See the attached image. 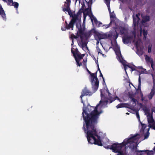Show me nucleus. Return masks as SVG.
<instances>
[{"label":"nucleus","instance_id":"obj_20","mask_svg":"<svg viewBox=\"0 0 155 155\" xmlns=\"http://www.w3.org/2000/svg\"><path fill=\"white\" fill-rule=\"evenodd\" d=\"M147 117V120L148 123L152 124L154 122V120L153 119V114H151Z\"/></svg>","mask_w":155,"mask_h":155},{"label":"nucleus","instance_id":"obj_35","mask_svg":"<svg viewBox=\"0 0 155 155\" xmlns=\"http://www.w3.org/2000/svg\"><path fill=\"white\" fill-rule=\"evenodd\" d=\"M66 11L68 12V13L69 15H70V16L71 17L73 15L70 9L69 10H67V11Z\"/></svg>","mask_w":155,"mask_h":155},{"label":"nucleus","instance_id":"obj_17","mask_svg":"<svg viewBox=\"0 0 155 155\" xmlns=\"http://www.w3.org/2000/svg\"><path fill=\"white\" fill-rule=\"evenodd\" d=\"M133 25L134 27H136L138 25L140 20H138L137 18H135L134 15L133 16Z\"/></svg>","mask_w":155,"mask_h":155},{"label":"nucleus","instance_id":"obj_21","mask_svg":"<svg viewBox=\"0 0 155 155\" xmlns=\"http://www.w3.org/2000/svg\"><path fill=\"white\" fill-rule=\"evenodd\" d=\"M143 110L144 111L146 115H147V116L152 114V113H150L149 109L146 106H145L143 107Z\"/></svg>","mask_w":155,"mask_h":155},{"label":"nucleus","instance_id":"obj_42","mask_svg":"<svg viewBox=\"0 0 155 155\" xmlns=\"http://www.w3.org/2000/svg\"><path fill=\"white\" fill-rule=\"evenodd\" d=\"M104 2L107 5H110V0H104Z\"/></svg>","mask_w":155,"mask_h":155},{"label":"nucleus","instance_id":"obj_28","mask_svg":"<svg viewBox=\"0 0 155 155\" xmlns=\"http://www.w3.org/2000/svg\"><path fill=\"white\" fill-rule=\"evenodd\" d=\"M126 31V29L124 27H121L120 28V31L122 34H124Z\"/></svg>","mask_w":155,"mask_h":155},{"label":"nucleus","instance_id":"obj_29","mask_svg":"<svg viewBox=\"0 0 155 155\" xmlns=\"http://www.w3.org/2000/svg\"><path fill=\"white\" fill-rule=\"evenodd\" d=\"M123 65L124 67V69L126 73H127L126 70L127 69V67H128L130 68H131L132 66L129 64H125L123 63Z\"/></svg>","mask_w":155,"mask_h":155},{"label":"nucleus","instance_id":"obj_60","mask_svg":"<svg viewBox=\"0 0 155 155\" xmlns=\"http://www.w3.org/2000/svg\"><path fill=\"white\" fill-rule=\"evenodd\" d=\"M126 114H127V115H128V114H129V113H127H127H126Z\"/></svg>","mask_w":155,"mask_h":155},{"label":"nucleus","instance_id":"obj_52","mask_svg":"<svg viewBox=\"0 0 155 155\" xmlns=\"http://www.w3.org/2000/svg\"><path fill=\"white\" fill-rule=\"evenodd\" d=\"M110 18H111H111H115V16L113 15H110Z\"/></svg>","mask_w":155,"mask_h":155},{"label":"nucleus","instance_id":"obj_31","mask_svg":"<svg viewBox=\"0 0 155 155\" xmlns=\"http://www.w3.org/2000/svg\"><path fill=\"white\" fill-rule=\"evenodd\" d=\"M140 123H141V126H142V128L141 129V131H144L145 129L146 128V127H147V125L145 124H143L141 122H140Z\"/></svg>","mask_w":155,"mask_h":155},{"label":"nucleus","instance_id":"obj_16","mask_svg":"<svg viewBox=\"0 0 155 155\" xmlns=\"http://www.w3.org/2000/svg\"><path fill=\"white\" fill-rule=\"evenodd\" d=\"M92 17L93 18V19H91L92 22H93V20L94 23H95V25H98V26L99 27L101 26H102V23L100 22V21H98L96 18L93 15H92Z\"/></svg>","mask_w":155,"mask_h":155},{"label":"nucleus","instance_id":"obj_64","mask_svg":"<svg viewBox=\"0 0 155 155\" xmlns=\"http://www.w3.org/2000/svg\"><path fill=\"white\" fill-rule=\"evenodd\" d=\"M76 51H77L78 52V49H76Z\"/></svg>","mask_w":155,"mask_h":155},{"label":"nucleus","instance_id":"obj_25","mask_svg":"<svg viewBox=\"0 0 155 155\" xmlns=\"http://www.w3.org/2000/svg\"><path fill=\"white\" fill-rule=\"evenodd\" d=\"M118 36V34L117 32L115 31V33L113 35V39L114 40V42L115 44H117V42L116 41L117 38Z\"/></svg>","mask_w":155,"mask_h":155},{"label":"nucleus","instance_id":"obj_26","mask_svg":"<svg viewBox=\"0 0 155 155\" xmlns=\"http://www.w3.org/2000/svg\"><path fill=\"white\" fill-rule=\"evenodd\" d=\"M84 12H87V14H90V13H91V6L89 5H88V8H87L85 9H84Z\"/></svg>","mask_w":155,"mask_h":155},{"label":"nucleus","instance_id":"obj_18","mask_svg":"<svg viewBox=\"0 0 155 155\" xmlns=\"http://www.w3.org/2000/svg\"><path fill=\"white\" fill-rule=\"evenodd\" d=\"M137 153L138 155H142L143 153V152H146L147 155H150L149 152L150 151L148 150H137Z\"/></svg>","mask_w":155,"mask_h":155},{"label":"nucleus","instance_id":"obj_6","mask_svg":"<svg viewBox=\"0 0 155 155\" xmlns=\"http://www.w3.org/2000/svg\"><path fill=\"white\" fill-rule=\"evenodd\" d=\"M153 78V85L151 90V91L148 95V98L150 100L152 99L153 96L155 94V79L153 74H151Z\"/></svg>","mask_w":155,"mask_h":155},{"label":"nucleus","instance_id":"obj_13","mask_svg":"<svg viewBox=\"0 0 155 155\" xmlns=\"http://www.w3.org/2000/svg\"><path fill=\"white\" fill-rule=\"evenodd\" d=\"M71 52L74 54L75 61H76V60H78L79 61H81V60L83 58V57L85 55V54H81L80 53H76V56H75L74 55V51L73 50H71Z\"/></svg>","mask_w":155,"mask_h":155},{"label":"nucleus","instance_id":"obj_38","mask_svg":"<svg viewBox=\"0 0 155 155\" xmlns=\"http://www.w3.org/2000/svg\"><path fill=\"white\" fill-rule=\"evenodd\" d=\"M80 61L76 60V64L77 66H80L82 65V63H80Z\"/></svg>","mask_w":155,"mask_h":155},{"label":"nucleus","instance_id":"obj_10","mask_svg":"<svg viewBox=\"0 0 155 155\" xmlns=\"http://www.w3.org/2000/svg\"><path fill=\"white\" fill-rule=\"evenodd\" d=\"M4 2H7V0H3ZM8 2H7V4L8 5L10 6H13L14 8L17 9L19 6V4L18 3L14 2H13L12 0H7Z\"/></svg>","mask_w":155,"mask_h":155},{"label":"nucleus","instance_id":"obj_54","mask_svg":"<svg viewBox=\"0 0 155 155\" xmlns=\"http://www.w3.org/2000/svg\"><path fill=\"white\" fill-rule=\"evenodd\" d=\"M114 98H115V100L116 99H118V100H120V98L118 97H117V96H116L115 97H114Z\"/></svg>","mask_w":155,"mask_h":155},{"label":"nucleus","instance_id":"obj_51","mask_svg":"<svg viewBox=\"0 0 155 155\" xmlns=\"http://www.w3.org/2000/svg\"><path fill=\"white\" fill-rule=\"evenodd\" d=\"M100 73V76L101 77H102L103 78V80L104 81V82L105 83V81L104 80V79L103 76V74H102L101 72Z\"/></svg>","mask_w":155,"mask_h":155},{"label":"nucleus","instance_id":"obj_45","mask_svg":"<svg viewBox=\"0 0 155 155\" xmlns=\"http://www.w3.org/2000/svg\"><path fill=\"white\" fill-rule=\"evenodd\" d=\"M136 116H137V118L140 121V115L139 114L138 112H136Z\"/></svg>","mask_w":155,"mask_h":155},{"label":"nucleus","instance_id":"obj_59","mask_svg":"<svg viewBox=\"0 0 155 155\" xmlns=\"http://www.w3.org/2000/svg\"><path fill=\"white\" fill-rule=\"evenodd\" d=\"M80 13H81V12H80V11H79V12H78V13H77V14H79V15H80Z\"/></svg>","mask_w":155,"mask_h":155},{"label":"nucleus","instance_id":"obj_62","mask_svg":"<svg viewBox=\"0 0 155 155\" xmlns=\"http://www.w3.org/2000/svg\"><path fill=\"white\" fill-rule=\"evenodd\" d=\"M90 107L91 108L92 107V108H94V107Z\"/></svg>","mask_w":155,"mask_h":155},{"label":"nucleus","instance_id":"obj_1","mask_svg":"<svg viewBox=\"0 0 155 155\" xmlns=\"http://www.w3.org/2000/svg\"><path fill=\"white\" fill-rule=\"evenodd\" d=\"M97 104L93 110L88 114L86 110L83 109L82 116L86 124L85 128L84 124L83 129L86 133L87 138L88 142L102 146L103 144L101 140V137L97 134L96 125L98 122V119L102 111H98Z\"/></svg>","mask_w":155,"mask_h":155},{"label":"nucleus","instance_id":"obj_7","mask_svg":"<svg viewBox=\"0 0 155 155\" xmlns=\"http://www.w3.org/2000/svg\"><path fill=\"white\" fill-rule=\"evenodd\" d=\"M95 35L99 40L107 38L110 37L109 34L107 35L106 34L100 33L99 32L96 33Z\"/></svg>","mask_w":155,"mask_h":155},{"label":"nucleus","instance_id":"obj_23","mask_svg":"<svg viewBox=\"0 0 155 155\" xmlns=\"http://www.w3.org/2000/svg\"><path fill=\"white\" fill-rule=\"evenodd\" d=\"M116 53L117 55L118 56V58L119 59V60H120V62H122L121 60H123V58L121 56V54L120 50H117L116 51Z\"/></svg>","mask_w":155,"mask_h":155},{"label":"nucleus","instance_id":"obj_61","mask_svg":"<svg viewBox=\"0 0 155 155\" xmlns=\"http://www.w3.org/2000/svg\"><path fill=\"white\" fill-rule=\"evenodd\" d=\"M105 84V83H104V81H103V84Z\"/></svg>","mask_w":155,"mask_h":155},{"label":"nucleus","instance_id":"obj_4","mask_svg":"<svg viewBox=\"0 0 155 155\" xmlns=\"http://www.w3.org/2000/svg\"><path fill=\"white\" fill-rule=\"evenodd\" d=\"M84 29L80 27L78 28V33L80 35V37L81 39V41H78V44L79 46H80L83 50L84 48L86 47L87 49H88V48L87 46V42L86 41H84L83 35L84 33Z\"/></svg>","mask_w":155,"mask_h":155},{"label":"nucleus","instance_id":"obj_41","mask_svg":"<svg viewBox=\"0 0 155 155\" xmlns=\"http://www.w3.org/2000/svg\"><path fill=\"white\" fill-rule=\"evenodd\" d=\"M123 104H124L123 106H124V107L128 108L130 109V108L129 107L130 105L129 104L127 103H123Z\"/></svg>","mask_w":155,"mask_h":155},{"label":"nucleus","instance_id":"obj_12","mask_svg":"<svg viewBox=\"0 0 155 155\" xmlns=\"http://www.w3.org/2000/svg\"><path fill=\"white\" fill-rule=\"evenodd\" d=\"M71 5V0H66V2H65L64 6L65 8H62L63 11L65 12L68 10L70 9Z\"/></svg>","mask_w":155,"mask_h":155},{"label":"nucleus","instance_id":"obj_8","mask_svg":"<svg viewBox=\"0 0 155 155\" xmlns=\"http://www.w3.org/2000/svg\"><path fill=\"white\" fill-rule=\"evenodd\" d=\"M92 94V93L89 90L87 89L86 88L84 89L81 92V94L80 96V97L81 100V102L84 104L83 102L82 97L84 96H91Z\"/></svg>","mask_w":155,"mask_h":155},{"label":"nucleus","instance_id":"obj_36","mask_svg":"<svg viewBox=\"0 0 155 155\" xmlns=\"http://www.w3.org/2000/svg\"><path fill=\"white\" fill-rule=\"evenodd\" d=\"M123 105H124V104H123V103H120V104H118L116 106V107L117 108H119L121 107H124V106Z\"/></svg>","mask_w":155,"mask_h":155},{"label":"nucleus","instance_id":"obj_5","mask_svg":"<svg viewBox=\"0 0 155 155\" xmlns=\"http://www.w3.org/2000/svg\"><path fill=\"white\" fill-rule=\"evenodd\" d=\"M100 91L101 99L100 102V104L103 103L107 104L108 103L110 104L115 100V98H114V97H112V95L110 93H109L108 94V97H106L102 93L101 90Z\"/></svg>","mask_w":155,"mask_h":155},{"label":"nucleus","instance_id":"obj_47","mask_svg":"<svg viewBox=\"0 0 155 155\" xmlns=\"http://www.w3.org/2000/svg\"><path fill=\"white\" fill-rule=\"evenodd\" d=\"M130 69H131V71H136V70L135 69V68L134 67H133L132 66L131 68H130Z\"/></svg>","mask_w":155,"mask_h":155},{"label":"nucleus","instance_id":"obj_44","mask_svg":"<svg viewBox=\"0 0 155 155\" xmlns=\"http://www.w3.org/2000/svg\"><path fill=\"white\" fill-rule=\"evenodd\" d=\"M140 15V14L139 13H138L136 14L135 16V18H137V19H138V20H140V19L139 17V16Z\"/></svg>","mask_w":155,"mask_h":155},{"label":"nucleus","instance_id":"obj_49","mask_svg":"<svg viewBox=\"0 0 155 155\" xmlns=\"http://www.w3.org/2000/svg\"><path fill=\"white\" fill-rule=\"evenodd\" d=\"M119 153V154L120 155H124L123 153V151H121L120 150L119 151V152H118Z\"/></svg>","mask_w":155,"mask_h":155},{"label":"nucleus","instance_id":"obj_40","mask_svg":"<svg viewBox=\"0 0 155 155\" xmlns=\"http://www.w3.org/2000/svg\"><path fill=\"white\" fill-rule=\"evenodd\" d=\"M148 52L150 53L151 52L152 45H149L148 47Z\"/></svg>","mask_w":155,"mask_h":155},{"label":"nucleus","instance_id":"obj_50","mask_svg":"<svg viewBox=\"0 0 155 155\" xmlns=\"http://www.w3.org/2000/svg\"><path fill=\"white\" fill-rule=\"evenodd\" d=\"M107 8H108V10L109 11V12L110 13V5H107Z\"/></svg>","mask_w":155,"mask_h":155},{"label":"nucleus","instance_id":"obj_53","mask_svg":"<svg viewBox=\"0 0 155 155\" xmlns=\"http://www.w3.org/2000/svg\"><path fill=\"white\" fill-rule=\"evenodd\" d=\"M83 61L84 62L83 63L84 65L86 68L87 67L86 63L85 62V61L84 60H83Z\"/></svg>","mask_w":155,"mask_h":155},{"label":"nucleus","instance_id":"obj_30","mask_svg":"<svg viewBox=\"0 0 155 155\" xmlns=\"http://www.w3.org/2000/svg\"><path fill=\"white\" fill-rule=\"evenodd\" d=\"M147 31L143 29V38L146 39L147 37Z\"/></svg>","mask_w":155,"mask_h":155},{"label":"nucleus","instance_id":"obj_14","mask_svg":"<svg viewBox=\"0 0 155 155\" xmlns=\"http://www.w3.org/2000/svg\"><path fill=\"white\" fill-rule=\"evenodd\" d=\"M131 38L132 37L131 36L128 35L123 36L122 39L123 43L125 44H129L130 42V39H131Z\"/></svg>","mask_w":155,"mask_h":155},{"label":"nucleus","instance_id":"obj_63","mask_svg":"<svg viewBox=\"0 0 155 155\" xmlns=\"http://www.w3.org/2000/svg\"><path fill=\"white\" fill-rule=\"evenodd\" d=\"M76 26L77 27H78V25H77V24H76Z\"/></svg>","mask_w":155,"mask_h":155},{"label":"nucleus","instance_id":"obj_11","mask_svg":"<svg viewBox=\"0 0 155 155\" xmlns=\"http://www.w3.org/2000/svg\"><path fill=\"white\" fill-rule=\"evenodd\" d=\"M95 31L93 29H91L87 32L84 33L83 36L85 38L86 40L90 37L93 35V33Z\"/></svg>","mask_w":155,"mask_h":155},{"label":"nucleus","instance_id":"obj_57","mask_svg":"<svg viewBox=\"0 0 155 155\" xmlns=\"http://www.w3.org/2000/svg\"><path fill=\"white\" fill-rule=\"evenodd\" d=\"M76 36H78V38H79V36L80 37L79 34L78 32H77L76 35Z\"/></svg>","mask_w":155,"mask_h":155},{"label":"nucleus","instance_id":"obj_9","mask_svg":"<svg viewBox=\"0 0 155 155\" xmlns=\"http://www.w3.org/2000/svg\"><path fill=\"white\" fill-rule=\"evenodd\" d=\"M79 14H74L71 17L72 18L69 23V26L74 27V25L76 20L78 19Z\"/></svg>","mask_w":155,"mask_h":155},{"label":"nucleus","instance_id":"obj_3","mask_svg":"<svg viewBox=\"0 0 155 155\" xmlns=\"http://www.w3.org/2000/svg\"><path fill=\"white\" fill-rule=\"evenodd\" d=\"M87 70L91 76V82L92 85V89L94 93L97 90L99 84L98 79L97 77V71L94 73H91L86 67Z\"/></svg>","mask_w":155,"mask_h":155},{"label":"nucleus","instance_id":"obj_22","mask_svg":"<svg viewBox=\"0 0 155 155\" xmlns=\"http://www.w3.org/2000/svg\"><path fill=\"white\" fill-rule=\"evenodd\" d=\"M140 86H141V79L140 75H139L138 78V89L139 90L140 92V95L141 97H142V99H143V94L142 92L141 89H140Z\"/></svg>","mask_w":155,"mask_h":155},{"label":"nucleus","instance_id":"obj_27","mask_svg":"<svg viewBox=\"0 0 155 155\" xmlns=\"http://www.w3.org/2000/svg\"><path fill=\"white\" fill-rule=\"evenodd\" d=\"M70 38L72 39V43L71 44V45H73L74 44L73 40L74 39H76L78 38V36H76L75 35H74L73 34H72L70 36Z\"/></svg>","mask_w":155,"mask_h":155},{"label":"nucleus","instance_id":"obj_56","mask_svg":"<svg viewBox=\"0 0 155 155\" xmlns=\"http://www.w3.org/2000/svg\"><path fill=\"white\" fill-rule=\"evenodd\" d=\"M135 45L137 47V46H138V41H137V42H136L135 43Z\"/></svg>","mask_w":155,"mask_h":155},{"label":"nucleus","instance_id":"obj_2","mask_svg":"<svg viewBox=\"0 0 155 155\" xmlns=\"http://www.w3.org/2000/svg\"><path fill=\"white\" fill-rule=\"evenodd\" d=\"M138 134H136L132 136L128 139H125L123 142L121 143H113L111 145H104V147L106 149H110L114 153L119 152L121 150L122 147L126 146L128 144H132L134 142V140H137L139 139L137 136H139Z\"/></svg>","mask_w":155,"mask_h":155},{"label":"nucleus","instance_id":"obj_48","mask_svg":"<svg viewBox=\"0 0 155 155\" xmlns=\"http://www.w3.org/2000/svg\"><path fill=\"white\" fill-rule=\"evenodd\" d=\"M85 7V5H84V4H83V5H82V10L84 12V9H84V7Z\"/></svg>","mask_w":155,"mask_h":155},{"label":"nucleus","instance_id":"obj_34","mask_svg":"<svg viewBox=\"0 0 155 155\" xmlns=\"http://www.w3.org/2000/svg\"><path fill=\"white\" fill-rule=\"evenodd\" d=\"M135 68H137L139 69H143V71H141V72L143 73H144V71H145L146 69H143L142 66H138L137 67H136V66L134 65Z\"/></svg>","mask_w":155,"mask_h":155},{"label":"nucleus","instance_id":"obj_43","mask_svg":"<svg viewBox=\"0 0 155 155\" xmlns=\"http://www.w3.org/2000/svg\"><path fill=\"white\" fill-rule=\"evenodd\" d=\"M112 22V21L111 20L110 21V23L108 25H104V26L106 28H109L110 25L111 24Z\"/></svg>","mask_w":155,"mask_h":155},{"label":"nucleus","instance_id":"obj_15","mask_svg":"<svg viewBox=\"0 0 155 155\" xmlns=\"http://www.w3.org/2000/svg\"><path fill=\"white\" fill-rule=\"evenodd\" d=\"M0 15L2 18L5 21L6 19V15L5 11L1 4H0Z\"/></svg>","mask_w":155,"mask_h":155},{"label":"nucleus","instance_id":"obj_24","mask_svg":"<svg viewBox=\"0 0 155 155\" xmlns=\"http://www.w3.org/2000/svg\"><path fill=\"white\" fill-rule=\"evenodd\" d=\"M150 17L149 16L146 15L143 17L142 21L143 23H145L150 20Z\"/></svg>","mask_w":155,"mask_h":155},{"label":"nucleus","instance_id":"obj_46","mask_svg":"<svg viewBox=\"0 0 155 155\" xmlns=\"http://www.w3.org/2000/svg\"><path fill=\"white\" fill-rule=\"evenodd\" d=\"M96 64H97V66H98V70L99 71L100 73H101V71L99 68V65L98 64V61H96Z\"/></svg>","mask_w":155,"mask_h":155},{"label":"nucleus","instance_id":"obj_33","mask_svg":"<svg viewBox=\"0 0 155 155\" xmlns=\"http://www.w3.org/2000/svg\"><path fill=\"white\" fill-rule=\"evenodd\" d=\"M97 51L98 53V54H101L102 55L104 56V54H103L102 53V51L101 49L98 47H97Z\"/></svg>","mask_w":155,"mask_h":155},{"label":"nucleus","instance_id":"obj_19","mask_svg":"<svg viewBox=\"0 0 155 155\" xmlns=\"http://www.w3.org/2000/svg\"><path fill=\"white\" fill-rule=\"evenodd\" d=\"M65 23L66 24V25L65 27H62L61 28V30L63 31H65L66 29L67 30L70 29L71 28H72V29H73V28L74 27H69V24H68V23L66 21H65Z\"/></svg>","mask_w":155,"mask_h":155},{"label":"nucleus","instance_id":"obj_37","mask_svg":"<svg viewBox=\"0 0 155 155\" xmlns=\"http://www.w3.org/2000/svg\"><path fill=\"white\" fill-rule=\"evenodd\" d=\"M149 128H148V130L147 131V133L144 135V139H147L149 137Z\"/></svg>","mask_w":155,"mask_h":155},{"label":"nucleus","instance_id":"obj_55","mask_svg":"<svg viewBox=\"0 0 155 155\" xmlns=\"http://www.w3.org/2000/svg\"><path fill=\"white\" fill-rule=\"evenodd\" d=\"M151 111H152V113H152V114H153V112H154V113H155V110L154 109L152 108L151 109Z\"/></svg>","mask_w":155,"mask_h":155},{"label":"nucleus","instance_id":"obj_39","mask_svg":"<svg viewBox=\"0 0 155 155\" xmlns=\"http://www.w3.org/2000/svg\"><path fill=\"white\" fill-rule=\"evenodd\" d=\"M152 125H150L149 127H152L153 129L155 130V122L152 123Z\"/></svg>","mask_w":155,"mask_h":155},{"label":"nucleus","instance_id":"obj_58","mask_svg":"<svg viewBox=\"0 0 155 155\" xmlns=\"http://www.w3.org/2000/svg\"><path fill=\"white\" fill-rule=\"evenodd\" d=\"M106 91L107 92V93H108V94H109V93H110L109 92V91L107 88V90H106Z\"/></svg>","mask_w":155,"mask_h":155},{"label":"nucleus","instance_id":"obj_32","mask_svg":"<svg viewBox=\"0 0 155 155\" xmlns=\"http://www.w3.org/2000/svg\"><path fill=\"white\" fill-rule=\"evenodd\" d=\"M129 97L130 98L131 101H133L135 104L136 103V102L137 101V99L134 98L131 95H130Z\"/></svg>","mask_w":155,"mask_h":155}]
</instances>
